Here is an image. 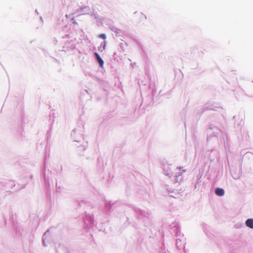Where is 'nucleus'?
<instances>
[{"label": "nucleus", "mask_w": 253, "mask_h": 253, "mask_svg": "<svg viewBox=\"0 0 253 253\" xmlns=\"http://www.w3.org/2000/svg\"><path fill=\"white\" fill-rule=\"evenodd\" d=\"M246 224L247 227L253 229V219L249 218L246 221Z\"/></svg>", "instance_id": "obj_3"}, {"label": "nucleus", "mask_w": 253, "mask_h": 253, "mask_svg": "<svg viewBox=\"0 0 253 253\" xmlns=\"http://www.w3.org/2000/svg\"><path fill=\"white\" fill-rule=\"evenodd\" d=\"M215 193L219 196H222L224 194V191L222 188H217L215 190Z\"/></svg>", "instance_id": "obj_1"}, {"label": "nucleus", "mask_w": 253, "mask_h": 253, "mask_svg": "<svg viewBox=\"0 0 253 253\" xmlns=\"http://www.w3.org/2000/svg\"><path fill=\"white\" fill-rule=\"evenodd\" d=\"M99 37L103 39H105L106 38V36L105 35V34H100Z\"/></svg>", "instance_id": "obj_4"}, {"label": "nucleus", "mask_w": 253, "mask_h": 253, "mask_svg": "<svg viewBox=\"0 0 253 253\" xmlns=\"http://www.w3.org/2000/svg\"><path fill=\"white\" fill-rule=\"evenodd\" d=\"M95 55L96 57V58L99 63L100 66L102 67L104 64V61L101 59V58L100 57L99 55L97 53H95Z\"/></svg>", "instance_id": "obj_2"}]
</instances>
